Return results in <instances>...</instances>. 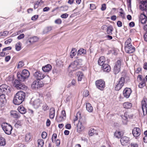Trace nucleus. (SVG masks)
Here are the masks:
<instances>
[{
    "instance_id": "nucleus-20",
    "label": "nucleus",
    "mask_w": 147,
    "mask_h": 147,
    "mask_svg": "<svg viewBox=\"0 0 147 147\" xmlns=\"http://www.w3.org/2000/svg\"><path fill=\"white\" fill-rule=\"evenodd\" d=\"M10 114L11 117L16 119H18L21 116L20 114L16 111H10Z\"/></svg>"
},
{
    "instance_id": "nucleus-21",
    "label": "nucleus",
    "mask_w": 147,
    "mask_h": 147,
    "mask_svg": "<svg viewBox=\"0 0 147 147\" xmlns=\"http://www.w3.org/2000/svg\"><path fill=\"white\" fill-rule=\"evenodd\" d=\"M52 67V66L51 65L48 64L44 66H43L42 69L44 72H47L51 71Z\"/></svg>"
},
{
    "instance_id": "nucleus-8",
    "label": "nucleus",
    "mask_w": 147,
    "mask_h": 147,
    "mask_svg": "<svg viewBox=\"0 0 147 147\" xmlns=\"http://www.w3.org/2000/svg\"><path fill=\"white\" fill-rule=\"evenodd\" d=\"M125 83V78L121 77L119 80L118 82L116 84L115 86V89L116 90H119L121 89Z\"/></svg>"
},
{
    "instance_id": "nucleus-22",
    "label": "nucleus",
    "mask_w": 147,
    "mask_h": 147,
    "mask_svg": "<svg viewBox=\"0 0 147 147\" xmlns=\"http://www.w3.org/2000/svg\"><path fill=\"white\" fill-rule=\"evenodd\" d=\"M105 57L104 56H101L99 58L98 60V63L99 65L102 67L105 64Z\"/></svg>"
},
{
    "instance_id": "nucleus-23",
    "label": "nucleus",
    "mask_w": 147,
    "mask_h": 147,
    "mask_svg": "<svg viewBox=\"0 0 147 147\" xmlns=\"http://www.w3.org/2000/svg\"><path fill=\"white\" fill-rule=\"evenodd\" d=\"M102 69L105 72H109L111 70L110 66L108 64L105 63L103 66L102 67Z\"/></svg>"
},
{
    "instance_id": "nucleus-19",
    "label": "nucleus",
    "mask_w": 147,
    "mask_h": 147,
    "mask_svg": "<svg viewBox=\"0 0 147 147\" xmlns=\"http://www.w3.org/2000/svg\"><path fill=\"white\" fill-rule=\"evenodd\" d=\"M42 103L41 101L39 99H35L33 102V105L35 108H38Z\"/></svg>"
},
{
    "instance_id": "nucleus-30",
    "label": "nucleus",
    "mask_w": 147,
    "mask_h": 147,
    "mask_svg": "<svg viewBox=\"0 0 147 147\" xmlns=\"http://www.w3.org/2000/svg\"><path fill=\"white\" fill-rule=\"evenodd\" d=\"M132 104L129 102H125L123 104V107L124 108L126 109H130L131 108Z\"/></svg>"
},
{
    "instance_id": "nucleus-3",
    "label": "nucleus",
    "mask_w": 147,
    "mask_h": 147,
    "mask_svg": "<svg viewBox=\"0 0 147 147\" xmlns=\"http://www.w3.org/2000/svg\"><path fill=\"white\" fill-rule=\"evenodd\" d=\"M139 2V8L143 11L142 14L147 18V0H138Z\"/></svg>"
},
{
    "instance_id": "nucleus-9",
    "label": "nucleus",
    "mask_w": 147,
    "mask_h": 147,
    "mask_svg": "<svg viewBox=\"0 0 147 147\" xmlns=\"http://www.w3.org/2000/svg\"><path fill=\"white\" fill-rule=\"evenodd\" d=\"M43 86V84L42 82L36 80L33 82L31 87L33 89H38L42 87Z\"/></svg>"
},
{
    "instance_id": "nucleus-29",
    "label": "nucleus",
    "mask_w": 147,
    "mask_h": 147,
    "mask_svg": "<svg viewBox=\"0 0 147 147\" xmlns=\"http://www.w3.org/2000/svg\"><path fill=\"white\" fill-rule=\"evenodd\" d=\"M6 144V142L5 139L0 136V146H4Z\"/></svg>"
},
{
    "instance_id": "nucleus-2",
    "label": "nucleus",
    "mask_w": 147,
    "mask_h": 147,
    "mask_svg": "<svg viewBox=\"0 0 147 147\" xmlns=\"http://www.w3.org/2000/svg\"><path fill=\"white\" fill-rule=\"evenodd\" d=\"M82 60L81 59H77L72 63L68 67V70L69 73L72 72L79 68L82 65Z\"/></svg>"
},
{
    "instance_id": "nucleus-44",
    "label": "nucleus",
    "mask_w": 147,
    "mask_h": 147,
    "mask_svg": "<svg viewBox=\"0 0 147 147\" xmlns=\"http://www.w3.org/2000/svg\"><path fill=\"white\" fill-rule=\"evenodd\" d=\"M137 79L139 82L142 81L144 80H145L144 77H143L142 75H139L137 77Z\"/></svg>"
},
{
    "instance_id": "nucleus-60",
    "label": "nucleus",
    "mask_w": 147,
    "mask_h": 147,
    "mask_svg": "<svg viewBox=\"0 0 147 147\" xmlns=\"http://www.w3.org/2000/svg\"><path fill=\"white\" fill-rule=\"evenodd\" d=\"M68 16V15L67 13H64L61 15V17L62 18H67Z\"/></svg>"
},
{
    "instance_id": "nucleus-27",
    "label": "nucleus",
    "mask_w": 147,
    "mask_h": 147,
    "mask_svg": "<svg viewBox=\"0 0 147 147\" xmlns=\"http://www.w3.org/2000/svg\"><path fill=\"white\" fill-rule=\"evenodd\" d=\"M86 110L89 112H92L93 111V108L91 105L89 103H87L86 104Z\"/></svg>"
},
{
    "instance_id": "nucleus-46",
    "label": "nucleus",
    "mask_w": 147,
    "mask_h": 147,
    "mask_svg": "<svg viewBox=\"0 0 147 147\" xmlns=\"http://www.w3.org/2000/svg\"><path fill=\"white\" fill-rule=\"evenodd\" d=\"M57 137V134H53L52 138V142H54L56 141V139Z\"/></svg>"
},
{
    "instance_id": "nucleus-48",
    "label": "nucleus",
    "mask_w": 147,
    "mask_h": 147,
    "mask_svg": "<svg viewBox=\"0 0 147 147\" xmlns=\"http://www.w3.org/2000/svg\"><path fill=\"white\" fill-rule=\"evenodd\" d=\"M131 39L130 38H128L125 42V46L128 45L129 44H131Z\"/></svg>"
},
{
    "instance_id": "nucleus-25",
    "label": "nucleus",
    "mask_w": 147,
    "mask_h": 147,
    "mask_svg": "<svg viewBox=\"0 0 147 147\" xmlns=\"http://www.w3.org/2000/svg\"><path fill=\"white\" fill-rule=\"evenodd\" d=\"M19 112L22 114L25 113L26 112V110L22 105H20L18 108Z\"/></svg>"
},
{
    "instance_id": "nucleus-47",
    "label": "nucleus",
    "mask_w": 147,
    "mask_h": 147,
    "mask_svg": "<svg viewBox=\"0 0 147 147\" xmlns=\"http://www.w3.org/2000/svg\"><path fill=\"white\" fill-rule=\"evenodd\" d=\"M24 32V30H20L16 32L17 34L16 33L14 34L11 35L12 37L13 36L15 35H19L20 34Z\"/></svg>"
},
{
    "instance_id": "nucleus-52",
    "label": "nucleus",
    "mask_w": 147,
    "mask_h": 147,
    "mask_svg": "<svg viewBox=\"0 0 147 147\" xmlns=\"http://www.w3.org/2000/svg\"><path fill=\"white\" fill-rule=\"evenodd\" d=\"M41 136L42 138L45 139L46 138L47 136V133L46 132L44 131L42 132Z\"/></svg>"
},
{
    "instance_id": "nucleus-14",
    "label": "nucleus",
    "mask_w": 147,
    "mask_h": 147,
    "mask_svg": "<svg viewBox=\"0 0 147 147\" xmlns=\"http://www.w3.org/2000/svg\"><path fill=\"white\" fill-rule=\"evenodd\" d=\"M141 130L138 127H134L132 130V134L135 137H137L141 134Z\"/></svg>"
},
{
    "instance_id": "nucleus-38",
    "label": "nucleus",
    "mask_w": 147,
    "mask_h": 147,
    "mask_svg": "<svg viewBox=\"0 0 147 147\" xmlns=\"http://www.w3.org/2000/svg\"><path fill=\"white\" fill-rule=\"evenodd\" d=\"M22 124V122L21 121H18L15 124V127L17 128H19L21 126Z\"/></svg>"
},
{
    "instance_id": "nucleus-41",
    "label": "nucleus",
    "mask_w": 147,
    "mask_h": 147,
    "mask_svg": "<svg viewBox=\"0 0 147 147\" xmlns=\"http://www.w3.org/2000/svg\"><path fill=\"white\" fill-rule=\"evenodd\" d=\"M95 130L94 129H90L88 132L89 135L90 136H92L95 134Z\"/></svg>"
},
{
    "instance_id": "nucleus-15",
    "label": "nucleus",
    "mask_w": 147,
    "mask_h": 147,
    "mask_svg": "<svg viewBox=\"0 0 147 147\" xmlns=\"http://www.w3.org/2000/svg\"><path fill=\"white\" fill-rule=\"evenodd\" d=\"M120 141L122 145L125 146L129 143V138L124 136L121 139Z\"/></svg>"
},
{
    "instance_id": "nucleus-10",
    "label": "nucleus",
    "mask_w": 147,
    "mask_h": 147,
    "mask_svg": "<svg viewBox=\"0 0 147 147\" xmlns=\"http://www.w3.org/2000/svg\"><path fill=\"white\" fill-rule=\"evenodd\" d=\"M142 109L143 113V115H146L147 112V100L144 98L142 101Z\"/></svg>"
},
{
    "instance_id": "nucleus-34",
    "label": "nucleus",
    "mask_w": 147,
    "mask_h": 147,
    "mask_svg": "<svg viewBox=\"0 0 147 147\" xmlns=\"http://www.w3.org/2000/svg\"><path fill=\"white\" fill-rule=\"evenodd\" d=\"M78 129L79 131H82L84 129L85 127L81 124V123H79L77 126Z\"/></svg>"
},
{
    "instance_id": "nucleus-54",
    "label": "nucleus",
    "mask_w": 147,
    "mask_h": 147,
    "mask_svg": "<svg viewBox=\"0 0 147 147\" xmlns=\"http://www.w3.org/2000/svg\"><path fill=\"white\" fill-rule=\"evenodd\" d=\"M137 144L136 143H131L128 147H138Z\"/></svg>"
},
{
    "instance_id": "nucleus-43",
    "label": "nucleus",
    "mask_w": 147,
    "mask_h": 147,
    "mask_svg": "<svg viewBox=\"0 0 147 147\" xmlns=\"http://www.w3.org/2000/svg\"><path fill=\"white\" fill-rule=\"evenodd\" d=\"M14 76L13 75L9 76L6 78V80L9 81H12L14 80Z\"/></svg>"
},
{
    "instance_id": "nucleus-13",
    "label": "nucleus",
    "mask_w": 147,
    "mask_h": 147,
    "mask_svg": "<svg viewBox=\"0 0 147 147\" xmlns=\"http://www.w3.org/2000/svg\"><path fill=\"white\" fill-rule=\"evenodd\" d=\"M125 50L126 53H131L135 51V49L134 47L131 44H129V45L125 46Z\"/></svg>"
},
{
    "instance_id": "nucleus-32",
    "label": "nucleus",
    "mask_w": 147,
    "mask_h": 147,
    "mask_svg": "<svg viewBox=\"0 0 147 147\" xmlns=\"http://www.w3.org/2000/svg\"><path fill=\"white\" fill-rule=\"evenodd\" d=\"M113 29V28L111 26H109L107 30V34L110 35H112Z\"/></svg>"
},
{
    "instance_id": "nucleus-11",
    "label": "nucleus",
    "mask_w": 147,
    "mask_h": 147,
    "mask_svg": "<svg viewBox=\"0 0 147 147\" xmlns=\"http://www.w3.org/2000/svg\"><path fill=\"white\" fill-rule=\"evenodd\" d=\"M121 62L120 61L118 60L115 63L114 68V71L115 74H117L120 71Z\"/></svg>"
},
{
    "instance_id": "nucleus-6",
    "label": "nucleus",
    "mask_w": 147,
    "mask_h": 147,
    "mask_svg": "<svg viewBox=\"0 0 147 147\" xmlns=\"http://www.w3.org/2000/svg\"><path fill=\"white\" fill-rule=\"evenodd\" d=\"M13 86L18 90H25L27 88V87L26 86L17 80H15L14 81Z\"/></svg>"
},
{
    "instance_id": "nucleus-36",
    "label": "nucleus",
    "mask_w": 147,
    "mask_h": 147,
    "mask_svg": "<svg viewBox=\"0 0 147 147\" xmlns=\"http://www.w3.org/2000/svg\"><path fill=\"white\" fill-rule=\"evenodd\" d=\"M38 147H42L43 145L44 142L43 140L41 139H40L38 140Z\"/></svg>"
},
{
    "instance_id": "nucleus-18",
    "label": "nucleus",
    "mask_w": 147,
    "mask_h": 147,
    "mask_svg": "<svg viewBox=\"0 0 147 147\" xmlns=\"http://www.w3.org/2000/svg\"><path fill=\"white\" fill-rule=\"evenodd\" d=\"M0 106H3L6 102L7 100L4 94H0Z\"/></svg>"
},
{
    "instance_id": "nucleus-40",
    "label": "nucleus",
    "mask_w": 147,
    "mask_h": 147,
    "mask_svg": "<svg viewBox=\"0 0 147 147\" xmlns=\"http://www.w3.org/2000/svg\"><path fill=\"white\" fill-rule=\"evenodd\" d=\"M16 49L18 51H20L21 49V43L19 42L17 43L16 45Z\"/></svg>"
},
{
    "instance_id": "nucleus-61",
    "label": "nucleus",
    "mask_w": 147,
    "mask_h": 147,
    "mask_svg": "<svg viewBox=\"0 0 147 147\" xmlns=\"http://www.w3.org/2000/svg\"><path fill=\"white\" fill-rule=\"evenodd\" d=\"M108 27V26L106 25H104L101 27V28L104 30H107Z\"/></svg>"
},
{
    "instance_id": "nucleus-59",
    "label": "nucleus",
    "mask_w": 147,
    "mask_h": 147,
    "mask_svg": "<svg viewBox=\"0 0 147 147\" xmlns=\"http://www.w3.org/2000/svg\"><path fill=\"white\" fill-rule=\"evenodd\" d=\"M61 20L60 19H58L55 21V23L58 24H60L61 23Z\"/></svg>"
},
{
    "instance_id": "nucleus-51",
    "label": "nucleus",
    "mask_w": 147,
    "mask_h": 147,
    "mask_svg": "<svg viewBox=\"0 0 147 147\" xmlns=\"http://www.w3.org/2000/svg\"><path fill=\"white\" fill-rule=\"evenodd\" d=\"M42 109L44 111H46L49 109V107L47 105L44 104L42 107Z\"/></svg>"
},
{
    "instance_id": "nucleus-53",
    "label": "nucleus",
    "mask_w": 147,
    "mask_h": 147,
    "mask_svg": "<svg viewBox=\"0 0 147 147\" xmlns=\"http://www.w3.org/2000/svg\"><path fill=\"white\" fill-rule=\"evenodd\" d=\"M142 68L141 67H138L135 71V73L138 74L139 73H141Z\"/></svg>"
},
{
    "instance_id": "nucleus-37",
    "label": "nucleus",
    "mask_w": 147,
    "mask_h": 147,
    "mask_svg": "<svg viewBox=\"0 0 147 147\" xmlns=\"http://www.w3.org/2000/svg\"><path fill=\"white\" fill-rule=\"evenodd\" d=\"M38 40V38L36 36H34L30 38L29 41L30 43H32L37 41Z\"/></svg>"
},
{
    "instance_id": "nucleus-5",
    "label": "nucleus",
    "mask_w": 147,
    "mask_h": 147,
    "mask_svg": "<svg viewBox=\"0 0 147 147\" xmlns=\"http://www.w3.org/2000/svg\"><path fill=\"white\" fill-rule=\"evenodd\" d=\"M11 92L10 87L6 84L0 86V94H8Z\"/></svg>"
},
{
    "instance_id": "nucleus-55",
    "label": "nucleus",
    "mask_w": 147,
    "mask_h": 147,
    "mask_svg": "<svg viewBox=\"0 0 147 147\" xmlns=\"http://www.w3.org/2000/svg\"><path fill=\"white\" fill-rule=\"evenodd\" d=\"M106 8V5L105 4H103L102 5L101 9L103 11L105 10Z\"/></svg>"
},
{
    "instance_id": "nucleus-45",
    "label": "nucleus",
    "mask_w": 147,
    "mask_h": 147,
    "mask_svg": "<svg viewBox=\"0 0 147 147\" xmlns=\"http://www.w3.org/2000/svg\"><path fill=\"white\" fill-rule=\"evenodd\" d=\"M31 136L29 133L27 134L25 136V140L26 141H28L30 139Z\"/></svg>"
},
{
    "instance_id": "nucleus-57",
    "label": "nucleus",
    "mask_w": 147,
    "mask_h": 147,
    "mask_svg": "<svg viewBox=\"0 0 147 147\" xmlns=\"http://www.w3.org/2000/svg\"><path fill=\"white\" fill-rule=\"evenodd\" d=\"M24 36H25L24 34H22L18 36L17 38L18 40H20L24 38Z\"/></svg>"
},
{
    "instance_id": "nucleus-42",
    "label": "nucleus",
    "mask_w": 147,
    "mask_h": 147,
    "mask_svg": "<svg viewBox=\"0 0 147 147\" xmlns=\"http://www.w3.org/2000/svg\"><path fill=\"white\" fill-rule=\"evenodd\" d=\"M24 62L23 61H19L18 63L17 66V68H19L22 67L24 66Z\"/></svg>"
},
{
    "instance_id": "nucleus-58",
    "label": "nucleus",
    "mask_w": 147,
    "mask_h": 147,
    "mask_svg": "<svg viewBox=\"0 0 147 147\" xmlns=\"http://www.w3.org/2000/svg\"><path fill=\"white\" fill-rule=\"evenodd\" d=\"M146 84H144V83H139L138 86L140 88H142L143 87L145 86Z\"/></svg>"
},
{
    "instance_id": "nucleus-31",
    "label": "nucleus",
    "mask_w": 147,
    "mask_h": 147,
    "mask_svg": "<svg viewBox=\"0 0 147 147\" xmlns=\"http://www.w3.org/2000/svg\"><path fill=\"white\" fill-rule=\"evenodd\" d=\"M86 50L83 49H80L78 52L77 55H80L82 54H85L86 53Z\"/></svg>"
},
{
    "instance_id": "nucleus-49",
    "label": "nucleus",
    "mask_w": 147,
    "mask_h": 147,
    "mask_svg": "<svg viewBox=\"0 0 147 147\" xmlns=\"http://www.w3.org/2000/svg\"><path fill=\"white\" fill-rule=\"evenodd\" d=\"M83 96L85 97L89 95V92L86 90H85L83 92Z\"/></svg>"
},
{
    "instance_id": "nucleus-1",
    "label": "nucleus",
    "mask_w": 147,
    "mask_h": 147,
    "mask_svg": "<svg viewBox=\"0 0 147 147\" xmlns=\"http://www.w3.org/2000/svg\"><path fill=\"white\" fill-rule=\"evenodd\" d=\"M25 97V93L22 91L18 92L15 95L13 102L16 105H19L24 100Z\"/></svg>"
},
{
    "instance_id": "nucleus-4",
    "label": "nucleus",
    "mask_w": 147,
    "mask_h": 147,
    "mask_svg": "<svg viewBox=\"0 0 147 147\" xmlns=\"http://www.w3.org/2000/svg\"><path fill=\"white\" fill-rule=\"evenodd\" d=\"M1 127L5 133L7 135H10L11 133L12 127L10 124L7 123H4L1 124Z\"/></svg>"
},
{
    "instance_id": "nucleus-24",
    "label": "nucleus",
    "mask_w": 147,
    "mask_h": 147,
    "mask_svg": "<svg viewBox=\"0 0 147 147\" xmlns=\"http://www.w3.org/2000/svg\"><path fill=\"white\" fill-rule=\"evenodd\" d=\"M66 118V115L65 111L63 110L61 111V115L59 117V121H61L65 119Z\"/></svg>"
},
{
    "instance_id": "nucleus-26",
    "label": "nucleus",
    "mask_w": 147,
    "mask_h": 147,
    "mask_svg": "<svg viewBox=\"0 0 147 147\" xmlns=\"http://www.w3.org/2000/svg\"><path fill=\"white\" fill-rule=\"evenodd\" d=\"M55 111L53 108H51L49 111V117L51 119L54 118L55 115Z\"/></svg>"
},
{
    "instance_id": "nucleus-12",
    "label": "nucleus",
    "mask_w": 147,
    "mask_h": 147,
    "mask_svg": "<svg viewBox=\"0 0 147 147\" xmlns=\"http://www.w3.org/2000/svg\"><path fill=\"white\" fill-rule=\"evenodd\" d=\"M30 74H16L18 79L20 81H24L29 76Z\"/></svg>"
},
{
    "instance_id": "nucleus-64",
    "label": "nucleus",
    "mask_w": 147,
    "mask_h": 147,
    "mask_svg": "<svg viewBox=\"0 0 147 147\" xmlns=\"http://www.w3.org/2000/svg\"><path fill=\"white\" fill-rule=\"evenodd\" d=\"M40 2L37 1L34 5V8L35 9H36L38 8V5L40 4Z\"/></svg>"
},
{
    "instance_id": "nucleus-63",
    "label": "nucleus",
    "mask_w": 147,
    "mask_h": 147,
    "mask_svg": "<svg viewBox=\"0 0 147 147\" xmlns=\"http://www.w3.org/2000/svg\"><path fill=\"white\" fill-rule=\"evenodd\" d=\"M12 41V39H11V38L9 39H8L7 40H6L5 42V44H8L9 43H10V42H11Z\"/></svg>"
},
{
    "instance_id": "nucleus-28",
    "label": "nucleus",
    "mask_w": 147,
    "mask_h": 147,
    "mask_svg": "<svg viewBox=\"0 0 147 147\" xmlns=\"http://www.w3.org/2000/svg\"><path fill=\"white\" fill-rule=\"evenodd\" d=\"M34 76L37 79V80H39L42 79L45 77L44 74H34Z\"/></svg>"
},
{
    "instance_id": "nucleus-17",
    "label": "nucleus",
    "mask_w": 147,
    "mask_h": 147,
    "mask_svg": "<svg viewBox=\"0 0 147 147\" xmlns=\"http://www.w3.org/2000/svg\"><path fill=\"white\" fill-rule=\"evenodd\" d=\"M147 18L145 15L141 14L139 17V22L142 24H146L147 23Z\"/></svg>"
},
{
    "instance_id": "nucleus-56",
    "label": "nucleus",
    "mask_w": 147,
    "mask_h": 147,
    "mask_svg": "<svg viewBox=\"0 0 147 147\" xmlns=\"http://www.w3.org/2000/svg\"><path fill=\"white\" fill-rule=\"evenodd\" d=\"M2 36H5L8 35L9 34V32L8 31H5L3 32H1Z\"/></svg>"
},
{
    "instance_id": "nucleus-39",
    "label": "nucleus",
    "mask_w": 147,
    "mask_h": 147,
    "mask_svg": "<svg viewBox=\"0 0 147 147\" xmlns=\"http://www.w3.org/2000/svg\"><path fill=\"white\" fill-rule=\"evenodd\" d=\"M121 136V133L120 131H116L114 133V136L118 138H120Z\"/></svg>"
},
{
    "instance_id": "nucleus-62",
    "label": "nucleus",
    "mask_w": 147,
    "mask_h": 147,
    "mask_svg": "<svg viewBox=\"0 0 147 147\" xmlns=\"http://www.w3.org/2000/svg\"><path fill=\"white\" fill-rule=\"evenodd\" d=\"M90 8L91 10H93L96 8V6L94 4H90Z\"/></svg>"
},
{
    "instance_id": "nucleus-35",
    "label": "nucleus",
    "mask_w": 147,
    "mask_h": 147,
    "mask_svg": "<svg viewBox=\"0 0 147 147\" xmlns=\"http://www.w3.org/2000/svg\"><path fill=\"white\" fill-rule=\"evenodd\" d=\"M76 53V50L75 49L73 48L71 50L70 53V57L72 58L75 56Z\"/></svg>"
},
{
    "instance_id": "nucleus-7",
    "label": "nucleus",
    "mask_w": 147,
    "mask_h": 147,
    "mask_svg": "<svg viewBox=\"0 0 147 147\" xmlns=\"http://www.w3.org/2000/svg\"><path fill=\"white\" fill-rule=\"evenodd\" d=\"M95 84L96 87L101 90H103L105 87V83L102 80H99L95 82Z\"/></svg>"
},
{
    "instance_id": "nucleus-16",
    "label": "nucleus",
    "mask_w": 147,
    "mask_h": 147,
    "mask_svg": "<svg viewBox=\"0 0 147 147\" xmlns=\"http://www.w3.org/2000/svg\"><path fill=\"white\" fill-rule=\"evenodd\" d=\"M131 93V90L129 88H125L123 91L124 96L127 98L129 97Z\"/></svg>"
},
{
    "instance_id": "nucleus-33",
    "label": "nucleus",
    "mask_w": 147,
    "mask_h": 147,
    "mask_svg": "<svg viewBox=\"0 0 147 147\" xmlns=\"http://www.w3.org/2000/svg\"><path fill=\"white\" fill-rule=\"evenodd\" d=\"M119 11V16L121 17L123 19L125 18V13L124 12L123 10L122 9V8H121L120 9Z\"/></svg>"
},
{
    "instance_id": "nucleus-50",
    "label": "nucleus",
    "mask_w": 147,
    "mask_h": 147,
    "mask_svg": "<svg viewBox=\"0 0 147 147\" xmlns=\"http://www.w3.org/2000/svg\"><path fill=\"white\" fill-rule=\"evenodd\" d=\"M77 76H78V81H81L83 76V74H79V75H78Z\"/></svg>"
}]
</instances>
